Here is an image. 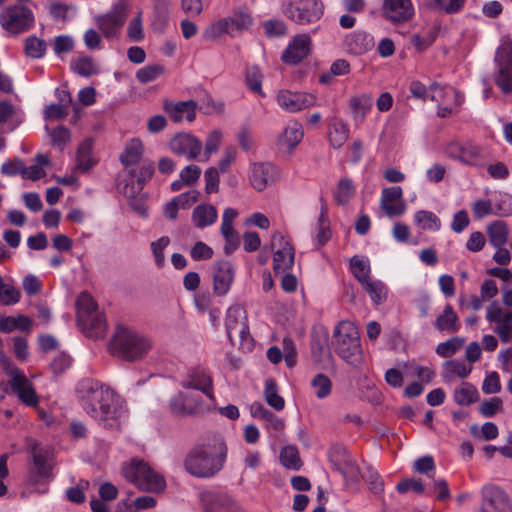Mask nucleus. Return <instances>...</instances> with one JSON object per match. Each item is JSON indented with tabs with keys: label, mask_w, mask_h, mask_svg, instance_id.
<instances>
[{
	"label": "nucleus",
	"mask_w": 512,
	"mask_h": 512,
	"mask_svg": "<svg viewBox=\"0 0 512 512\" xmlns=\"http://www.w3.org/2000/svg\"><path fill=\"white\" fill-rule=\"evenodd\" d=\"M78 395L83 410L105 429H118L126 414L125 402L110 387L85 379L79 383Z\"/></svg>",
	"instance_id": "f257e3e1"
},
{
	"label": "nucleus",
	"mask_w": 512,
	"mask_h": 512,
	"mask_svg": "<svg viewBox=\"0 0 512 512\" xmlns=\"http://www.w3.org/2000/svg\"><path fill=\"white\" fill-rule=\"evenodd\" d=\"M227 446L219 436H211L197 444L186 456V471L198 478H210L224 466Z\"/></svg>",
	"instance_id": "f03ea898"
},
{
	"label": "nucleus",
	"mask_w": 512,
	"mask_h": 512,
	"mask_svg": "<svg viewBox=\"0 0 512 512\" xmlns=\"http://www.w3.org/2000/svg\"><path fill=\"white\" fill-rule=\"evenodd\" d=\"M152 348L149 337L136 329L119 324L110 341L113 355L127 361H135L145 357Z\"/></svg>",
	"instance_id": "7ed1b4c3"
},
{
	"label": "nucleus",
	"mask_w": 512,
	"mask_h": 512,
	"mask_svg": "<svg viewBox=\"0 0 512 512\" xmlns=\"http://www.w3.org/2000/svg\"><path fill=\"white\" fill-rule=\"evenodd\" d=\"M334 352L352 366L362 362V348L359 331L350 321H341L334 329L332 336Z\"/></svg>",
	"instance_id": "20e7f679"
},
{
	"label": "nucleus",
	"mask_w": 512,
	"mask_h": 512,
	"mask_svg": "<svg viewBox=\"0 0 512 512\" xmlns=\"http://www.w3.org/2000/svg\"><path fill=\"white\" fill-rule=\"evenodd\" d=\"M122 472L125 479L141 491L160 493L166 487L164 477L143 461L132 460L123 466Z\"/></svg>",
	"instance_id": "39448f33"
},
{
	"label": "nucleus",
	"mask_w": 512,
	"mask_h": 512,
	"mask_svg": "<svg viewBox=\"0 0 512 512\" xmlns=\"http://www.w3.org/2000/svg\"><path fill=\"white\" fill-rule=\"evenodd\" d=\"M282 13L298 25L313 24L324 14L321 0H281Z\"/></svg>",
	"instance_id": "423d86ee"
},
{
	"label": "nucleus",
	"mask_w": 512,
	"mask_h": 512,
	"mask_svg": "<svg viewBox=\"0 0 512 512\" xmlns=\"http://www.w3.org/2000/svg\"><path fill=\"white\" fill-rule=\"evenodd\" d=\"M225 326L232 345L238 346L244 351L252 349L253 339L249 332L246 311L243 307L235 305L227 310Z\"/></svg>",
	"instance_id": "0eeeda50"
},
{
	"label": "nucleus",
	"mask_w": 512,
	"mask_h": 512,
	"mask_svg": "<svg viewBox=\"0 0 512 512\" xmlns=\"http://www.w3.org/2000/svg\"><path fill=\"white\" fill-rule=\"evenodd\" d=\"M123 170L119 173L118 185L123 194L129 198L139 193L146 181L151 178L153 168L148 162H122Z\"/></svg>",
	"instance_id": "6e6552de"
},
{
	"label": "nucleus",
	"mask_w": 512,
	"mask_h": 512,
	"mask_svg": "<svg viewBox=\"0 0 512 512\" xmlns=\"http://www.w3.org/2000/svg\"><path fill=\"white\" fill-rule=\"evenodd\" d=\"M253 22L249 13L239 10L209 25L204 30L203 37L206 40H215L225 33L232 35L234 32L247 31L253 26Z\"/></svg>",
	"instance_id": "1a4fd4ad"
},
{
	"label": "nucleus",
	"mask_w": 512,
	"mask_h": 512,
	"mask_svg": "<svg viewBox=\"0 0 512 512\" xmlns=\"http://www.w3.org/2000/svg\"><path fill=\"white\" fill-rule=\"evenodd\" d=\"M34 25V14L31 9L22 5H12L0 12V26L9 35H18Z\"/></svg>",
	"instance_id": "9d476101"
},
{
	"label": "nucleus",
	"mask_w": 512,
	"mask_h": 512,
	"mask_svg": "<svg viewBox=\"0 0 512 512\" xmlns=\"http://www.w3.org/2000/svg\"><path fill=\"white\" fill-rule=\"evenodd\" d=\"M32 465L30 467L28 481L31 484L46 482L52 475L53 450L48 446L38 443L31 445Z\"/></svg>",
	"instance_id": "9b49d317"
},
{
	"label": "nucleus",
	"mask_w": 512,
	"mask_h": 512,
	"mask_svg": "<svg viewBox=\"0 0 512 512\" xmlns=\"http://www.w3.org/2000/svg\"><path fill=\"white\" fill-rule=\"evenodd\" d=\"M6 371L10 376V387L19 400L28 407H36L39 397L30 380L16 367L7 368Z\"/></svg>",
	"instance_id": "f8f14e48"
},
{
	"label": "nucleus",
	"mask_w": 512,
	"mask_h": 512,
	"mask_svg": "<svg viewBox=\"0 0 512 512\" xmlns=\"http://www.w3.org/2000/svg\"><path fill=\"white\" fill-rule=\"evenodd\" d=\"M383 18L395 26L407 24L415 17L412 0H383Z\"/></svg>",
	"instance_id": "ddd939ff"
},
{
	"label": "nucleus",
	"mask_w": 512,
	"mask_h": 512,
	"mask_svg": "<svg viewBox=\"0 0 512 512\" xmlns=\"http://www.w3.org/2000/svg\"><path fill=\"white\" fill-rule=\"evenodd\" d=\"M495 61L498 65L497 85L504 93L512 91V42L504 41L496 51Z\"/></svg>",
	"instance_id": "4468645a"
},
{
	"label": "nucleus",
	"mask_w": 512,
	"mask_h": 512,
	"mask_svg": "<svg viewBox=\"0 0 512 512\" xmlns=\"http://www.w3.org/2000/svg\"><path fill=\"white\" fill-rule=\"evenodd\" d=\"M127 9V2L120 0L108 14L97 18V25L106 38L115 37L119 33L126 20Z\"/></svg>",
	"instance_id": "2eb2a0df"
},
{
	"label": "nucleus",
	"mask_w": 512,
	"mask_h": 512,
	"mask_svg": "<svg viewBox=\"0 0 512 512\" xmlns=\"http://www.w3.org/2000/svg\"><path fill=\"white\" fill-rule=\"evenodd\" d=\"M274 250L273 269L276 273L286 272L294 264V249L281 233H274L271 240Z\"/></svg>",
	"instance_id": "dca6fc26"
},
{
	"label": "nucleus",
	"mask_w": 512,
	"mask_h": 512,
	"mask_svg": "<svg viewBox=\"0 0 512 512\" xmlns=\"http://www.w3.org/2000/svg\"><path fill=\"white\" fill-rule=\"evenodd\" d=\"M169 148L176 156L193 160L200 155L203 145L193 134L181 132L170 139Z\"/></svg>",
	"instance_id": "f3484780"
},
{
	"label": "nucleus",
	"mask_w": 512,
	"mask_h": 512,
	"mask_svg": "<svg viewBox=\"0 0 512 512\" xmlns=\"http://www.w3.org/2000/svg\"><path fill=\"white\" fill-rule=\"evenodd\" d=\"M317 97L306 92L280 91L277 95L278 105L289 113H296L317 105Z\"/></svg>",
	"instance_id": "a211bd4d"
},
{
	"label": "nucleus",
	"mask_w": 512,
	"mask_h": 512,
	"mask_svg": "<svg viewBox=\"0 0 512 512\" xmlns=\"http://www.w3.org/2000/svg\"><path fill=\"white\" fill-rule=\"evenodd\" d=\"M162 109L175 123L184 120L193 122L196 119L197 103L194 100L175 102L166 99L163 101Z\"/></svg>",
	"instance_id": "6ab92c4d"
},
{
	"label": "nucleus",
	"mask_w": 512,
	"mask_h": 512,
	"mask_svg": "<svg viewBox=\"0 0 512 512\" xmlns=\"http://www.w3.org/2000/svg\"><path fill=\"white\" fill-rule=\"evenodd\" d=\"M203 512H231L239 505L226 493L204 491L200 495Z\"/></svg>",
	"instance_id": "aec40b11"
},
{
	"label": "nucleus",
	"mask_w": 512,
	"mask_h": 512,
	"mask_svg": "<svg viewBox=\"0 0 512 512\" xmlns=\"http://www.w3.org/2000/svg\"><path fill=\"white\" fill-rule=\"evenodd\" d=\"M311 37L303 33L295 35L283 52L282 59L288 64H298L306 58L311 51Z\"/></svg>",
	"instance_id": "412c9836"
},
{
	"label": "nucleus",
	"mask_w": 512,
	"mask_h": 512,
	"mask_svg": "<svg viewBox=\"0 0 512 512\" xmlns=\"http://www.w3.org/2000/svg\"><path fill=\"white\" fill-rule=\"evenodd\" d=\"M185 389L201 391L209 401L214 402L213 381L210 374L203 368H195L189 372L186 379L181 382Z\"/></svg>",
	"instance_id": "4be33fe9"
},
{
	"label": "nucleus",
	"mask_w": 512,
	"mask_h": 512,
	"mask_svg": "<svg viewBox=\"0 0 512 512\" xmlns=\"http://www.w3.org/2000/svg\"><path fill=\"white\" fill-rule=\"evenodd\" d=\"M251 169V184L258 191L264 190L277 177V169L273 162H253Z\"/></svg>",
	"instance_id": "5701e85b"
},
{
	"label": "nucleus",
	"mask_w": 512,
	"mask_h": 512,
	"mask_svg": "<svg viewBox=\"0 0 512 512\" xmlns=\"http://www.w3.org/2000/svg\"><path fill=\"white\" fill-rule=\"evenodd\" d=\"M233 278V266L230 262L218 261L214 264L213 288L217 295L223 296L227 294Z\"/></svg>",
	"instance_id": "b1692460"
},
{
	"label": "nucleus",
	"mask_w": 512,
	"mask_h": 512,
	"mask_svg": "<svg viewBox=\"0 0 512 512\" xmlns=\"http://www.w3.org/2000/svg\"><path fill=\"white\" fill-rule=\"evenodd\" d=\"M403 191L401 187L393 186L382 191L381 207L390 217L404 213L405 205L402 202Z\"/></svg>",
	"instance_id": "393cba45"
},
{
	"label": "nucleus",
	"mask_w": 512,
	"mask_h": 512,
	"mask_svg": "<svg viewBox=\"0 0 512 512\" xmlns=\"http://www.w3.org/2000/svg\"><path fill=\"white\" fill-rule=\"evenodd\" d=\"M445 153L447 157L458 160H469L472 158L485 157L484 150L470 142H451L447 145Z\"/></svg>",
	"instance_id": "a878e982"
},
{
	"label": "nucleus",
	"mask_w": 512,
	"mask_h": 512,
	"mask_svg": "<svg viewBox=\"0 0 512 512\" xmlns=\"http://www.w3.org/2000/svg\"><path fill=\"white\" fill-rule=\"evenodd\" d=\"M82 332L91 338H103L107 332V320L100 310L78 323Z\"/></svg>",
	"instance_id": "bb28decb"
},
{
	"label": "nucleus",
	"mask_w": 512,
	"mask_h": 512,
	"mask_svg": "<svg viewBox=\"0 0 512 512\" xmlns=\"http://www.w3.org/2000/svg\"><path fill=\"white\" fill-rule=\"evenodd\" d=\"M429 99L436 102L438 105H444L450 102H453L454 105H461L463 95L451 86L432 84L429 87Z\"/></svg>",
	"instance_id": "cd10ccee"
},
{
	"label": "nucleus",
	"mask_w": 512,
	"mask_h": 512,
	"mask_svg": "<svg viewBox=\"0 0 512 512\" xmlns=\"http://www.w3.org/2000/svg\"><path fill=\"white\" fill-rule=\"evenodd\" d=\"M345 44L350 52L360 55L374 47V40L368 33L364 31H357L346 36Z\"/></svg>",
	"instance_id": "c85d7f7f"
},
{
	"label": "nucleus",
	"mask_w": 512,
	"mask_h": 512,
	"mask_svg": "<svg viewBox=\"0 0 512 512\" xmlns=\"http://www.w3.org/2000/svg\"><path fill=\"white\" fill-rule=\"evenodd\" d=\"M348 125L338 117H332L328 123V139L334 148H340L349 138Z\"/></svg>",
	"instance_id": "c756f323"
},
{
	"label": "nucleus",
	"mask_w": 512,
	"mask_h": 512,
	"mask_svg": "<svg viewBox=\"0 0 512 512\" xmlns=\"http://www.w3.org/2000/svg\"><path fill=\"white\" fill-rule=\"evenodd\" d=\"M303 136L304 131L301 123L291 121L287 124L283 133L280 135L278 143L280 147L292 150L301 142Z\"/></svg>",
	"instance_id": "7c9ffc66"
},
{
	"label": "nucleus",
	"mask_w": 512,
	"mask_h": 512,
	"mask_svg": "<svg viewBox=\"0 0 512 512\" xmlns=\"http://www.w3.org/2000/svg\"><path fill=\"white\" fill-rule=\"evenodd\" d=\"M218 212L213 205L201 204L194 208L192 221L197 228L203 229L211 226L217 220Z\"/></svg>",
	"instance_id": "2f4dec72"
},
{
	"label": "nucleus",
	"mask_w": 512,
	"mask_h": 512,
	"mask_svg": "<svg viewBox=\"0 0 512 512\" xmlns=\"http://www.w3.org/2000/svg\"><path fill=\"white\" fill-rule=\"evenodd\" d=\"M434 327L448 333H455L460 329L459 318L451 305L445 306L443 313L436 318Z\"/></svg>",
	"instance_id": "473e14b6"
},
{
	"label": "nucleus",
	"mask_w": 512,
	"mask_h": 512,
	"mask_svg": "<svg viewBox=\"0 0 512 512\" xmlns=\"http://www.w3.org/2000/svg\"><path fill=\"white\" fill-rule=\"evenodd\" d=\"M361 285L373 304L380 305L387 300L388 288L382 281L370 278Z\"/></svg>",
	"instance_id": "72a5a7b5"
},
{
	"label": "nucleus",
	"mask_w": 512,
	"mask_h": 512,
	"mask_svg": "<svg viewBox=\"0 0 512 512\" xmlns=\"http://www.w3.org/2000/svg\"><path fill=\"white\" fill-rule=\"evenodd\" d=\"M77 322L87 319L93 313L100 311L98 304L88 292H82L76 301Z\"/></svg>",
	"instance_id": "f704fd0d"
},
{
	"label": "nucleus",
	"mask_w": 512,
	"mask_h": 512,
	"mask_svg": "<svg viewBox=\"0 0 512 512\" xmlns=\"http://www.w3.org/2000/svg\"><path fill=\"white\" fill-rule=\"evenodd\" d=\"M372 107V98L368 95L353 97L350 100V108L355 123L360 124L364 121L366 114Z\"/></svg>",
	"instance_id": "c9c22d12"
},
{
	"label": "nucleus",
	"mask_w": 512,
	"mask_h": 512,
	"mask_svg": "<svg viewBox=\"0 0 512 512\" xmlns=\"http://www.w3.org/2000/svg\"><path fill=\"white\" fill-rule=\"evenodd\" d=\"M489 242L493 247L504 246L509 237V228L503 221H495L487 227Z\"/></svg>",
	"instance_id": "e433bc0d"
},
{
	"label": "nucleus",
	"mask_w": 512,
	"mask_h": 512,
	"mask_svg": "<svg viewBox=\"0 0 512 512\" xmlns=\"http://www.w3.org/2000/svg\"><path fill=\"white\" fill-rule=\"evenodd\" d=\"M414 223L419 229L426 231L435 232L441 228V220L439 217L428 210L417 211L414 215Z\"/></svg>",
	"instance_id": "4c0bfd02"
},
{
	"label": "nucleus",
	"mask_w": 512,
	"mask_h": 512,
	"mask_svg": "<svg viewBox=\"0 0 512 512\" xmlns=\"http://www.w3.org/2000/svg\"><path fill=\"white\" fill-rule=\"evenodd\" d=\"M264 396L267 404L277 411H281L285 407V400L279 395V389L273 379L265 381Z\"/></svg>",
	"instance_id": "58836bf2"
},
{
	"label": "nucleus",
	"mask_w": 512,
	"mask_h": 512,
	"mask_svg": "<svg viewBox=\"0 0 512 512\" xmlns=\"http://www.w3.org/2000/svg\"><path fill=\"white\" fill-rule=\"evenodd\" d=\"M280 462L285 468L294 471H298L302 466L298 449L290 445L282 448L280 452Z\"/></svg>",
	"instance_id": "ea45409f"
},
{
	"label": "nucleus",
	"mask_w": 512,
	"mask_h": 512,
	"mask_svg": "<svg viewBox=\"0 0 512 512\" xmlns=\"http://www.w3.org/2000/svg\"><path fill=\"white\" fill-rule=\"evenodd\" d=\"M478 398L477 389L467 382L462 383L454 392V400L459 405H470Z\"/></svg>",
	"instance_id": "a19ab883"
},
{
	"label": "nucleus",
	"mask_w": 512,
	"mask_h": 512,
	"mask_svg": "<svg viewBox=\"0 0 512 512\" xmlns=\"http://www.w3.org/2000/svg\"><path fill=\"white\" fill-rule=\"evenodd\" d=\"M350 269L353 276L363 284L370 279V264L367 259L354 256L350 260Z\"/></svg>",
	"instance_id": "79ce46f5"
},
{
	"label": "nucleus",
	"mask_w": 512,
	"mask_h": 512,
	"mask_svg": "<svg viewBox=\"0 0 512 512\" xmlns=\"http://www.w3.org/2000/svg\"><path fill=\"white\" fill-rule=\"evenodd\" d=\"M47 44L44 40L36 36H29L25 40L24 51L25 54L33 59H40L45 55Z\"/></svg>",
	"instance_id": "37998d69"
},
{
	"label": "nucleus",
	"mask_w": 512,
	"mask_h": 512,
	"mask_svg": "<svg viewBox=\"0 0 512 512\" xmlns=\"http://www.w3.org/2000/svg\"><path fill=\"white\" fill-rule=\"evenodd\" d=\"M236 140L243 152L248 156L255 153L257 145L251 131L246 127H241L236 133Z\"/></svg>",
	"instance_id": "c03bdc74"
},
{
	"label": "nucleus",
	"mask_w": 512,
	"mask_h": 512,
	"mask_svg": "<svg viewBox=\"0 0 512 512\" xmlns=\"http://www.w3.org/2000/svg\"><path fill=\"white\" fill-rule=\"evenodd\" d=\"M20 300V292L11 283H7L0 276V302L3 305H14Z\"/></svg>",
	"instance_id": "a18cd8bd"
},
{
	"label": "nucleus",
	"mask_w": 512,
	"mask_h": 512,
	"mask_svg": "<svg viewBox=\"0 0 512 512\" xmlns=\"http://www.w3.org/2000/svg\"><path fill=\"white\" fill-rule=\"evenodd\" d=\"M338 470L343 475L347 483H357L360 479L359 467L349 457H345L343 459V462L338 465Z\"/></svg>",
	"instance_id": "49530a36"
},
{
	"label": "nucleus",
	"mask_w": 512,
	"mask_h": 512,
	"mask_svg": "<svg viewBox=\"0 0 512 512\" xmlns=\"http://www.w3.org/2000/svg\"><path fill=\"white\" fill-rule=\"evenodd\" d=\"M164 71L165 69L162 65H146L137 71L136 78L140 83L146 84L156 80L164 73Z\"/></svg>",
	"instance_id": "de8ad7c7"
},
{
	"label": "nucleus",
	"mask_w": 512,
	"mask_h": 512,
	"mask_svg": "<svg viewBox=\"0 0 512 512\" xmlns=\"http://www.w3.org/2000/svg\"><path fill=\"white\" fill-rule=\"evenodd\" d=\"M444 370L448 378H466L471 373L472 367L464 362L452 360L444 364Z\"/></svg>",
	"instance_id": "09e8293b"
},
{
	"label": "nucleus",
	"mask_w": 512,
	"mask_h": 512,
	"mask_svg": "<svg viewBox=\"0 0 512 512\" xmlns=\"http://www.w3.org/2000/svg\"><path fill=\"white\" fill-rule=\"evenodd\" d=\"M169 408L173 415L179 417L190 416V410L186 398L184 396V392H178L173 395L169 402Z\"/></svg>",
	"instance_id": "8fccbe9b"
},
{
	"label": "nucleus",
	"mask_w": 512,
	"mask_h": 512,
	"mask_svg": "<svg viewBox=\"0 0 512 512\" xmlns=\"http://www.w3.org/2000/svg\"><path fill=\"white\" fill-rule=\"evenodd\" d=\"M223 140V132L220 129L210 131L205 139L204 156L210 158L215 154Z\"/></svg>",
	"instance_id": "3c124183"
},
{
	"label": "nucleus",
	"mask_w": 512,
	"mask_h": 512,
	"mask_svg": "<svg viewBox=\"0 0 512 512\" xmlns=\"http://www.w3.org/2000/svg\"><path fill=\"white\" fill-rule=\"evenodd\" d=\"M464 344L461 337H453L445 342H441L436 347V353L444 358L454 355Z\"/></svg>",
	"instance_id": "603ef678"
},
{
	"label": "nucleus",
	"mask_w": 512,
	"mask_h": 512,
	"mask_svg": "<svg viewBox=\"0 0 512 512\" xmlns=\"http://www.w3.org/2000/svg\"><path fill=\"white\" fill-rule=\"evenodd\" d=\"M311 386L314 389L315 395L319 399L326 398L331 393L332 383L331 380L324 374H317L311 381Z\"/></svg>",
	"instance_id": "864d4df0"
},
{
	"label": "nucleus",
	"mask_w": 512,
	"mask_h": 512,
	"mask_svg": "<svg viewBox=\"0 0 512 512\" xmlns=\"http://www.w3.org/2000/svg\"><path fill=\"white\" fill-rule=\"evenodd\" d=\"M355 186L349 179H343L339 182L335 199L338 204L344 205L350 201V199L354 196Z\"/></svg>",
	"instance_id": "5fc2aeb1"
},
{
	"label": "nucleus",
	"mask_w": 512,
	"mask_h": 512,
	"mask_svg": "<svg viewBox=\"0 0 512 512\" xmlns=\"http://www.w3.org/2000/svg\"><path fill=\"white\" fill-rule=\"evenodd\" d=\"M144 155V145L139 139H131L125 146L120 160H137Z\"/></svg>",
	"instance_id": "6e6d98bb"
},
{
	"label": "nucleus",
	"mask_w": 512,
	"mask_h": 512,
	"mask_svg": "<svg viewBox=\"0 0 512 512\" xmlns=\"http://www.w3.org/2000/svg\"><path fill=\"white\" fill-rule=\"evenodd\" d=\"M263 75L258 67H251L246 71V85L248 88L260 96H264L262 91Z\"/></svg>",
	"instance_id": "4d7b16f0"
},
{
	"label": "nucleus",
	"mask_w": 512,
	"mask_h": 512,
	"mask_svg": "<svg viewBox=\"0 0 512 512\" xmlns=\"http://www.w3.org/2000/svg\"><path fill=\"white\" fill-rule=\"evenodd\" d=\"M50 162H36L30 167H24L19 170V174L23 179H29L32 181L39 180L46 175L45 167L48 166Z\"/></svg>",
	"instance_id": "13d9d810"
},
{
	"label": "nucleus",
	"mask_w": 512,
	"mask_h": 512,
	"mask_svg": "<svg viewBox=\"0 0 512 512\" xmlns=\"http://www.w3.org/2000/svg\"><path fill=\"white\" fill-rule=\"evenodd\" d=\"M72 68L75 73L84 77H89L97 73V67L89 57H79L72 63Z\"/></svg>",
	"instance_id": "bf43d9fd"
},
{
	"label": "nucleus",
	"mask_w": 512,
	"mask_h": 512,
	"mask_svg": "<svg viewBox=\"0 0 512 512\" xmlns=\"http://www.w3.org/2000/svg\"><path fill=\"white\" fill-rule=\"evenodd\" d=\"M169 243V237L163 236L157 241L152 242L150 245L154 257V262L158 268L163 267L165 264L164 250L169 245Z\"/></svg>",
	"instance_id": "052dcab7"
},
{
	"label": "nucleus",
	"mask_w": 512,
	"mask_h": 512,
	"mask_svg": "<svg viewBox=\"0 0 512 512\" xmlns=\"http://www.w3.org/2000/svg\"><path fill=\"white\" fill-rule=\"evenodd\" d=\"M184 396L186 398V402L189 408H191V415L200 414L209 410L211 405L214 403L210 401L209 404H206L201 400V398L197 394L191 392L184 393Z\"/></svg>",
	"instance_id": "680f3d73"
},
{
	"label": "nucleus",
	"mask_w": 512,
	"mask_h": 512,
	"mask_svg": "<svg viewBox=\"0 0 512 512\" xmlns=\"http://www.w3.org/2000/svg\"><path fill=\"white\" fill-rule=\"evenodd\" d=\"M503 410V401L499 397H492L483 401L479 406L480 413L485 417H493Z\"/></svg>",
	"instance_id": "e2e57ef3"
},
{
	"label": "nucleus",
	"mask_w": 512,
	"mask_h": 512,
	"mask_svg": "<svg viewBox=\"0 0 512 512\" xmlns=\"http://www.w3.org/2000/svg\"><path fill=\"white\" fill-rule=\"evenodd\" d=\"M482 497L485 503L494 506L497 502L504 501L506 495L500 488L493 485H487L482 489Z\"/></svg>",
	"instance_id": "0e129e2a"
},
{
	"label": "nucleus",
	"mask_w": 512,
	"mask_h": 512,
	"mask_svg": "<svg viewBox=\"0 0 512 512\" xmlns=\"http://www.w3.org/2000/svg\"><path fill=\"white\" fill-rule=\"evenodd\" d=\"M127 35L130 40L135 42H139L144 38L141 12H138L137 16L129 23Z\"/></svg>",
	"instance_id": "69168bd1"
},
{
	"label": "nucleus",
	"mask_w": 512,
	"mask_h": 512,
	"mask_svg": "<svg viewBox=\"0 0 512 512\" xmlns=\"http://www.w3.org/2000/svg\"><path fill=\"white\" fill-rule=\"evenodd\" d=\"M482 391L485 394H496L501 391L499 374L495 371L488 373L482 384Z\"/></svg>",
	"instance_id": "338daca9"
},
{
	"label": "nucleus",
	"mask_w": 512,
	"mask_h": 512,
	"mask_svg": "<svg viewBox=\"0 0 512 512\" xmlns=\"http://www.w3.org/2000/svg\"><path fill=\"white\" fill-rule=\"evenodd\" d=\"M365 479L369 485L370 490L374 494H381L383 492L384 482L376 470L368 468L365 474Z\"/></svg>",
	"instance_id": "774afa93"
}]
</instances>
